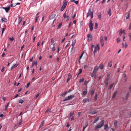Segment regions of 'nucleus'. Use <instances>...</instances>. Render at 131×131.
I'll return each mask as SVG.
<instances>
[{
  "mask_svg": "<svg viewBox=\"0 0 131 131\" xmlns=\"http://www.w3.org/2000/svg\"><path fill=\"white\" fill-rule=\"evenodd\" d=\"M44 122L45 121H42L41 124L39 126L40 128H41L43 126Z\"/></svg>",
  "mask_w": 131,
  "mask_h": 131,
  "instance_id": "393cba45",
  "label": "nucleus"
},
{
  "mask_svg": "<svg viewBox=\"0 0 131 131\" xmlns=\"http://www.w3.org/2000/svg\"><path fill=\"white\" fill-rule=\"evenodd\" d=\"M51 112L50 109H47L46 111V112Z\"/></svg>",
  "mask_w": 131,
  "mask_h": 131,
  "instance_id": "6e6d98bb",
  "label": "nucleus"
},
{
  "mask_svg": "<svg viewBox=\"0 0 131 131\" xmlns=\"http://www.w3.org/2000/svg\"><path fill=\"white\" fill-rule=\"evenodd\" d=\"M88 39L89 41H91L92 39V37L91 34L90 33L88 35Z\"/></svg>",
  "mask_w": 131,
  "mask_h": 131,
  "instance_id": "6e6552de",
  "label": "nucleus"
},
{
  "mask_svg": "<svg viewBox=\"0 0 131 131\" xmlns=\"http://www.w3.org/2000/svg\"><path fill=\"white\" fill-rule=\"evenodd\" d=\"M114 85L113 83H112L109 86V88H108V89H111V88H112V87Z\"/></svg>",
  "mask_w": 131,
  "mask_h": 131,
  "instance_id": "72a5a7b5",
  "label": "nucleus"
},
{
  "mask_svg": "<svg viewBox=\"0 0 131 131\" xmlns=\"http://www.w3.org/2000/svg\"><path fill=\"white\" fill-rule=\"evenodd\" d=\"M108 66L110 67H111L112 66V61H111L108 64Z\"/></svg>",
  "mask_w": 131,
  "mask_h": 131,
  "instance_id": "7c9ffc66",
  "label": "nucleus"
},
{
  "mask_svg": "<svg viewBox=\"0 0 131 131\" xmlns=\"http://www.w3.org/2000/svg\"><path fill=\"white\" fill-rule=\"evenodd\" d=\"M97 99V95L96 94L95 96V100H96Z\"/></svg>",
  "mask_w": 131,
  "mask_h": 131,
  "instance_id": "0e129e2a",
  "label": "nucleus"
},
{
  "mask_svg": "<svg viewBox=\"0 0 131 131\" xmlns=\"http://www.w3.org/2000/svg\"><path fill=\"white\" fill-rule=\"evenodd\" d=\"M91 48H90V49L91 50V53H92L93 51V48H94V45H92V44H91Z\"/></svg>",
  "mask_w": 131,
  "mask_h": 131,
  "instance_id": "412c9836",
  "label": "nucleus"
},
{
  "mask_svg": "<svg viewBox=\"0 0 131 131\" xmlns=\"http://www.w3.org/2000/svg\"><path fill=\"white\" fill-rule=\"evenodd\" d=\"M14 4H11L10 5V6L12 7L15 6L16 5H14Z\"/></svg>",
  "mask_w": 131,
  "mask_h": 131,
  "instance_id": "4d7b16f0",
  "label": "nucleus"
},
{
  "mask_svg": "<svg viewBox=\"0 0 131 131\" xmlns=\"http://www.w3.org/2000/svg\"><path fill=\"white\" fill-rule=\"evenodd\" d=\"M94 54H95V53L96 51H97V49L98 50H100V47L99 46H98L97 47H96V46L95 45L94 46Z\"/></svg>",
  "mask_w": 131,
  "mask_h": 131,
  "instance_id": "1a4fd4ad",
  "label": "nucleus"
},
{
  "mask_svg": "<svg viewBox=\"0 0 131 131\" xmlns=\"http://www.w3.org/2000/svg\"><path fill=\"white\" fill-rule=\"evenodd\" d=\"M67 17V19H66V21H67L69 19V16H67L66 17Z\"/></svg>",
  "mask_w": 131,
  "mask_h": 131,
  "instance_id": "bf43d9fd",
  "label": "nucleus"
},
{
  "mask_svg": "<svg viewBox=\"0 0 131 131\" xmlns=\"http://www.w3.org/2000/svg\"><path fill=\"white\" fill-rule=\"evenodd\" d=\"M84 78H83L81 79H80L79 81V82L80 83H81V82H84Z\"/></svg>",
  "mask_w": 131,
  "mask_h": 131,
  "instance_id": "4c0bfd02",
  "label": "nucleus"
},
{
  "mask_svg": "<svg viewBox=\"0 0 131 131\" xmlns=\"http://www.w3.org/2000/svg\"><path fill=\"white\" fill-rule=\"evenodd\" d=\"M2 8L4 9L6 13H8L10 9V7L9 6H7L6 7H3Z\"/></svg>",
  "mask_w": 131,
  "mask_h": 131,
  "instance_id": "423d86ee",
  "label": "nucleus"
},
{
  "mask_svg": "<svg viewBox=\"0 0 131 131\" xmlns=\"http://www.w3.org/2000/svg\"><path fill=\"white\" fill-rule=\"evenodd\" d=\"M104 122L105 121L104 120H102L98 124L95 126V127L94 130H96L98 129L101 128L104 125Z\"/></svg>",
  "mask_w": 131,
  "mask_h": 131,
  "instance_id": "f257e3e1",
  "label": "nucleus"
},
{
  "mask_svg": "<svg viewBox=\"0 0 131 131\" xmlns=\"http://www.w3.org/2000/svg\"><path fill=\"white\" fill-rule=\"evenodd\" d=\"M89 26L90 30L91 31H92L93 28V24L92 23V21L91 20L90 21Z\"/></svg>",
  "mask_w": 131,
  "mask_h": 131,
  "instance_id": "7ed1b4c3",
  "label": "nucleus"
},
{
  "mask_svg": "<svg viewBox=\"0 0 131 131\" xmlns=\"http://www.w3.org/2000/svg\"><path fill=\"white\" fill-rule=\"evenodd\" d=\"M104 129L108 131L109 129V127H108V124H106L104 125Z\"/></svg>",
  "mask_w": 131,
  "mask_h": 131,
  "instance_id": "9b49d317",
  "label": "nucleus"
},
{
  "mask_svg": "<svg viewBox=\"0 0 131 131\" xmlns=\"http://www.w3.org/2000/svg\"><path fill=\"white\" fill-rule=\"evenodd\" d=\"M83 102L84 103H86V102H88L89 101V100L88 98H86L84 99L83 100Z\"/></svg>",
  "mask_w": 131,
  "mask_h": 131,
  "instance_id": "6ab92c4d",
  "label": "nucleus"
},
{
  "mask_svg": "<svg viewBox=\"0 0 131 131\" xmlns=\"http://www.w3.org/2000/svg\"><path fill=\"white\" fill-rule=\"evenodd\" d=\"M123 33V30L122 29H121L119 32V34L120 36H121Z\"/></svg>",
  "mask_w": 131,
  "mask_h": 131,
  "instance_id": "2f4dec72",
  "label": "nucleus"
},
{
  "mask_svg": "<svg viewBox=\"0 0 131 131\" xmlns=\"http://www.w3.org/2000/svg\"><path fill=\"white\" fill-rule=\"evenodd\" d=\"M22 17H20L18 18V24H19L20 22H21L22 20Z\"/></svg>",
  "mask_w": 131,
  "mask_h": 131,
  "instance_id": "4be33fe9",
  "label": "nucleus"
},
{
  "mask_svg": "<svg viewBox=\"0 0 131 131\" xmlns=\"http://www.w3.org/2000/svg\"><path fill=\"white\" fill-rule=\"evenodd\" d=\"M66 11L65 13L63 14V17H64V18H65L66 17V16L67 15H66Z\"/></svg>",
  "mask_w": 131,
  "mask_h": 131,
  "instance_id": "de8ad7c7",
  "label": "nucleus"
},
{
  "mask_svg": "<svg viewBox=\"0 0 131 131\" xmlns=\"http://www.w3.org/2000/svg\"><path fill=\"white\" fill-rule=\"evenodd\" d=\"M54 44H55L54 43L53 45V47L52 48V50L53 51H54L56 50L54 46Z\"/></svg>",
  "mask_w": 131,
  "mask_h": 131,
  "instance_id": "79ce46f5",
  "label": "nucleus"
},
{
  "mask_svg": "<svg viewBox=\"0 0 131 131\" xmlns=\"http://www.w3.org/2000/svg\"><path fill=\"white\" fill-rule=\"evenodd\" d=\"M39 93L37 94L36 95V96L35 97V99H37L38 97L39 96Z\"/></svg>",
  "mask_w": 131,
  "mask_h": 131,
  "instance_id": "e2e57ef3",
  "label": "nucleus"
},
{
  "mask_svg": "<svg viewBox=\"0 0 131 131\" xmlns=\"http://www.w3.org/2000/svg\"><path fill=\"white\" fill-rule=\"evenodd\" d=\"M5 28H2V34H3L4 32V30H5Z\"/></svg>",
  "mask_w": 131,
  "mask_h": 131,
  "instance_id": "052dcab7",
  "label": "nucleus"
},
{
  "mask_svg": "<svg viewBox=\"0 0 131 131\" xmlns=\"http://www.w3.org/2000/svg\"><path fill=\"white\" fill-rule=\"evenodd\" d=\"M76 42V40L75 39L72 42V46H74L75 43Z\"/></svg>",
  "mask_w": 131,
  "mask_h": 131,
  "instance_id": "e433bc0d",
  "label": "nucleus"
},
{
  "mask_svg": "<svg viewBox=\"0 0 131 131\" xmlns=\"http://www.w3.org/2000/svg\"><path fill=\"white\" fill-rule=\"evenodd\" d=\"M39 16H37L35 17V23H36V22H37L38 19V18Z\"/></svg>",
  "mask_w": 131,
  "mask_h": 131,
  "instance_id": "a19ab883",
  "label": "nucleus"
},
{
  "mask_svg": "<svg viewBox=\"0 0 131 131\" xmlns=\"http://www.w3.org/2000/svg\"><path fill=\"white\" fill-rule=\"evenodd\" d=\"M117 91H115L114 92V93H113V95L112 97V98H113V99H114V98L115 97V96L117 94Z\"/></svg>",
  "mask_w": 131,
  "mask_h": 131,
  "instance_id": "aec40b11",
  "label": "nucleus"
},
{
  "mask_svg": "<svg viewBox=\"0 0 131 131\" xmlns=\"http://www.w3.org/2000/svg\"><path fill=\"white\" fill-rule=\"evenodd\" d=\"M33 58L32 57V58H30L29 59V61L30 62H31L32 61Z\"/></svg>",
  "mask_w": 131,
  "mask_h": 131,
  "instance_id": "69168bd1",
  "label": "nucleus"
},
{
  "mask_svg": "<svg viewBox=\"0 0 131 131\" xmlns=\"http://www.w3.org/2000/svg\"><path fill=\"white\" fill-rule=\"evenodd\" d=\"M99 66H96L94 68V69L93 72L96 73L99 69Z\"/></svg>",
  "mask_w": 131,
  "mask_h": 131,
  "instance_id": "ddd939ff",
  "label": "nucleus"
},
{
  "mask_svg": "<svg viewBox=\"0 0 131 131\" xmlns=\"http://www.w3.org/2000/svg\"><path fill=\"white\" fill-rule=\"evenodd\" d=\"M126 72H125L123 74V75L124 77V78H125L126 77V74L125 73Z\"/></svg>",
  "mask_w": 131,
  "mask_h": 131,
  "instance_id": "5fc2aeb1",
  "label": "nucleus"
},
{
  "mask_svg": "<svg viewBox=\"0 0 131 131\" xmlns=\"http://www.w3.org/2000/svg\"><path fill=\"white\" fill-rule=\"evenodd\" d=\"M35 64V62H33L31 64V67H32Z\"/></svg>",
  "mask_w": 131,
  "mask_h": 131,
  "instance_id": "680f3d73",
  "label": "nucleus"
},
{
  "mask_svg": "<svg viewBox=\"0 0 131 131\" xmlns=\"http://www.w3.org/2000/svg\"><path fill=\"white\" fill-rule=\"evenodd\" d=\"M74 95H70L69 96L65 98V99L63 100V101H64L71 100L73 99L74 97Z\"/></svg>",
  "mask_w": 131,
  "mask_h": 131,
  "instance_id": "f03ea898",
  "label": "nucleus"
},
{
  "mask_svg": "<svg viewBox=\"0 0 131 131\" xmlns=\"http://www.w3.org/2000/svg\"><path fill=\"white\" fill-rule=\"evenodd\" d=\"M88 124L87 122H85V124L84 125V127H85V128H86V127H87L88 126Z\"/></svg>",
  "mask_w": 131,
  "mask_h": 131,
  "instance_id": "58836bf2",
  "label": "nucleus"
},
{
  "mask_svg": "<svg viewBox=\"0 0 131 131\" xmlns=\"http://www.w3.org/2000/svg\"><path fill=\"white\" fill-rule=\"evenodd\" d=\"M125 16L126 19H128L129 17V13L128 12L126 13Z\"/></svg>",
  "mask_w": 131,
  "mask_h": 131,
  "instance_id": "dca6fc26",
  "label": "nucleus"
},
{
  "mask_svg": "<svg viewBox=\"0 0 131 131\" xmlns=\"http://www.w3.org/2000/svg\"><path fill=\"white\" fill-rule=\"evenodd\" d=\"M74 119V117H72L71 118V121H72V120H73Z\"/></svg>",
  "mask_w": 131,
  "mask_h": 131,
  "instance_id": "774afa93",
  "label": "nucleus"
},
{
  "mask_svg": "<svg viewBox=\"0 0 131 131\" xmlns=\"http://www.w3.org/2000/svg\"><path fill=\"white\" fill-rule=\"evenodd\" d=\"M85 91H84L83 92V94L84 95H85L87 93V89H85Z\"/></svg>",
  "mask_w": 131,
  "mask_h": 131,
  "instance_id": "a878e982",
  "label": "nucleus"
},
{
  "mask_svg": "<svg viewBox=\"0 0 131 131\" xmlns=\"http://www.w3.org/2000/svg\"><path fill=\"white\" fill-rule=\"evenodd\" d=\"M67 92H65V93H63V94H62V95H61V96H63V97L65 95H66L67 93Z\"/></svg>",
  "mask_w": 131,
  "mask_h": 131,
  "instance_id": "c03bdc74",
  "label": "nucleus"
},
{
  "mask_svg": "<svg viewBox=\"0 0 131 131\" xmlns=\"http://www.w3.org/2000/svg\"><path fill=\"white\" fill-rule=\"evenodd\" d=\"M129 90L130 92L131 91V84L129 85Z\"/></svg>",
  "mask_w": 131,
  "mask_h": 131,
  "instance_id": "603ef678",
  "label": "nucleus"
},
{
  "mask_svg": "<svg viewBox=\"0 0 131 131\" xmlns=\"http://www.w3.org/2000/svg\"><path fill=\"white\" fill-rule=\"evenodd\" d=\"M129 30L131 29V23L129 24Z\"/></svg>",
  "mask_w": 131,
  "mask_h": 131,
  "instance_id": "338daca9",
  "label": "nucleus"
},
{
  "mask_svg": "<svg viewBox=\"0 0 131 131\" xmlns=\"http://www.w3.org/2000/svg\"><path fill=\"white\" fill-rule=\"evenodd\" d=\"M30 84V82H29L27 84V86H26V88H28Z\"/></svg>",
  "mask_w": 131,
  "mask_h": 131,
  "instance_id": "864d4df0",
  "label": "nucleus"
},
{
  "mask_svg": "<svg viewBox=\"0 0 131 131\" xmlns=\"http://www.w3.org/2000/svg\"><path fill=\"white\" fill-rule=\"evenodd\" d=\"M71 2H74L76 4H77L78 3V1H75V0H71Z\"/></svg>",
  "mask_w": 131,
  "mask_h": 131,
  "instance_id": "bb28decb",
  "label": "nucleus"
},
{
  "mask_svg": "<svg viewBox=\"0 0 131 131\" xmlns=\"http://www.w3.org/2000/svg\"><path fill=\"white\" fill-rule=\"evenodd\" d=\"M98 26V24L97 23H95V24L94 29H96L97 28Z\"/></svg>",
  "mask_w": 131,
  "mask_h": 131,
  "instance_id": "473e14b6",
  "label": "nucleus"
},
{
  "mask_svg": "<svg viewBox=\"0 0 131 131\" xmlns=\"http://www.w3.org/2000/svg\"><path fill=\"white\" fill-rule=\"evenodd\" d=\"M98 16L99 19H101V15L100 13H98Z\"/></svg>",
  "mask_w": 131,
  "mask_h": 131,
  "instance_id": "c756f323",
  "label": "nucleus"
},
{
  "mask_svg": "<svg viewBox=\"0 0 131 131\" xmlns=\"http://www.w3.org/2000/svg\"><path fill=\"white\" fill-rule=\"evenodd\" d=\"M62 25V23H60L59 25H58V27H57V29H58L60 28L61 27V26Z\"/></svg>",
  "mask_w": 131,
  "mask_h": 131,
  "instance_id": "f704fd0d",
  "label": "nucleus"
},
{
  "mask_svg": "<svg viewBox=\"0 0 131 131\" xmlns=\"http://www.w3.org/2000/svg\"><path fill=\"white\" fill-rule=\"evenodd\" d=\"M94 90H92L91 91V96H92L94 94Z\"/></svg>",
  "mask_w": 131,
  "mask_h": 131,
  "instance_id": "3c124183",
  "label": "nucleus"
},
{
  "mask_svg": "<svg viewBox=\"0 0 131 131\" xmlns=\"http://www.w3.org/2000/svg\"><path fill=\"white\" fill-rule=\"evenodd\" d=\"M99 119V117H97L95 119L94 121V123H95Z\"/></svg>",
  "mask_w": 131,
  "mask_h": 131,
  "instance_id": "b1692460",
  "label": "nucleus"
},
{
  "mask_svg": "<svg viewBox=\"0 0 131 131\" xmlns=\"http://www.w3.org/2000/svg\"><path fill=\"white\" fill-rule=\"evenodd\" d=\"M9 103L7 104L6 106V107H5V110H4L5 111H6V109H7V108H8V106L9 105Z\"/></svg>",
  "mask_w": 131,
  "mask_h": 131,
  "instance_id": "ea45409f",
  "label": "nucleus"
},
{
  "mask_svg": "<svg viewBox=\"0 0 131 131\" xmlns=\"http://www.w3.org/2000/svg\"><path fill=\"white\" fill-rule=\"evenodd\" d=\"M96 73L95 72H93L91 74V76L92 77H93L95 79H96Z\"/></svg>",
  "mask_w": 131,
  "mask_h": 131,
  "instance_id": "9d476101",
  "label": "nucleus"
},
{
  "mask_svg": "<svg viewBox=\"0 0 131 131\" xmlns=\"http://www.w3.org/2000/svg\"><path fill=\"white\" fill-rule=\"evenodd\" d=\"M108 79H106L105 81V84H108Z\"/></svg>",
  "mask_w": 131,
  "mask_h": 131,
  "instance_id": "a18cd8bd",
  "label": "nucleus"
},
{
  "mask_svg": "<svg viewBox=\"0 0 131 131\" xmlns=\"http://www.w3.org/2000/svg\"><path fill=\"white\" fill-rule=\"evenodd\" d=\"M72 76L70 73H69L68 75V78L67 80V82L68 83V81H69L70 80Z\"/></svg>",
  "mask_w": 131,
  "mask_h": 131,
  "instance_id": "2eb2a0df",
  "label": "nucleus"
},
{
  "mask_svg": "<svg viewBox=\"0 0 131 131\" xmlns=\"http://www.w3.org/2000/svg\"><path fill=\"white\" fill-rule=\"evenodd\" d=\"M9 39L10 41H13L14 40V38L13 37L11 38L10 37H9Z\"/></svg>",
  "mask_w": 131,
  "mask_h": 131,
  "instance_id": "09e8293b",
  "label": "nucleus"
},
{
  "mask_svg": "<svg viewBox=\"0 0 131 131\" xmlns=\"http://www.w3.org/2000/svg\"><path fill=\"white\" fill-rule=\"evenodd\" d=\"M24 102V101L22 99H20L19 101V102L22 103Z\"/></svg>",
  "mask_w": 131,
  "mask_h": 131,
  "instance_id": "49530a36",
  "label": "nucleus"
},
{
  "mask_svg": "<svg viewBox=\"0 0 131 131\" xmlns=\"http://www.w3.org/2000/svg\"><path fill=\"white\" fill-rule=\"evenodd\" d=\"M100 41L101 45L102 46V47H103L104 45L103 37V36H101V37H100Z\"/></svg>",
  "mask_w": 131,
  "mask_h": 131,
  "instance_id": "0eeeda50",
  "label": "nucleus"
},
{
  "mask_svg": "<svg viewBox=\"0 0 131 131\" xmlns=\"http://www.w3.org/2000/svg\"><path fill=\"white\" fill-rule=\"evenodd\" d=\"M120 40H121L119 38H118L117 39V43H118L120 41Z\"/></svg>",
  "mask_w": 131,
  "mask_h": 131,
  "instance_id": "8fccbe9b",
  "label": "nucleus"
},
{
  "mask_svg": "<svg viewBox=\"0 0 131 131\" xmlns=\"http://www.w3.org/2000/svg\"><path fill=\"white\" fill-rule=\"evenodd\" d=\"M67 3V2H66L64 3L60 9V11H63L64 9L65 8L66 6Z\"/></svg>",
  "mask_w": 131,
  "mask_h": 131,
  "instance_id": "20e7f679",
  "label": "nucleus"
},
{
  "mask_svg": "<svg viewBox=\"0 0 131 131\" xmlns=\"http://www.w3.org/2000/svg\"><path fill=\"white\" fill-rule=\"evenodd\" d=\"M74 114V112H71L70 113V117H71V116H72Z\"/></svg>",
  "mask_w": 131,
  "mask_h": 131,
  "instance_id": "c9c22d12",
  "label": "nucleus"
},
{
  "mask_svg": "<svg viewBox=\"0 0 131 131\" xmlns=\"http://www.w3.org/2000/svg\"><path fill=\"white\" fill-rule=\"evenodd\" d=\"M83 53H82V54L79 57V60H80V59H81V58L82 57V56H83Z\"/></svg>",
  "mask_w": 131,
  "mask_h": 131,
  "instance_id": "13d9d810",
  "label": "nucleus"
},
{
  "mask_svg": "<svg viewBox=\"0 0 131 131\" xmlns=\"http://www.w3.org/2000/svg\"><path fill=\"white\" fill-rule=\"evenodd\" d=\"M117 121L116 120H115L114 122V124L115 128H116L117 127Z\"/></svg>",
  "mask_w": 131,
  "mask_h": 131,
  "instance_id": "4468645a",
  "label": "nucleus"
},
{
  "mask_svg": "<svg viewBox=\"0 0 131 131\" xmlns=\"http://www.w3.org/2000/svg\"><path fill=\"white\" fill-rule=\"evenodd\" d=\"M2 22L6 23L7 21V19L5 18H4L2 19Z\"/></svg>",
  "mask_w": 131,
  "mask_h": 131,
  "instance_id": "a211bd4d",
  "label": "nucleus"
},
{
  "mask_svg": "<svg viewBox=\"0 0 131 131\" xmlns=\"http://www.w3.org/2000/svg\"><path fill=\"white\" fill-rule=\"evenodd\" d=\"M79 74H81L82 72V70L81 69H79Z\"/></svg>",
  "mask_w": 131,
  "mask_h": 131,
  "instance_id": "37998d69",
  "label": "nucleus"
},
{
  "mask_svg": "<svg viewBox=\"0 0 131 131\" xmlns=\"http://www.w3.org/2000/svg\"><path fill=\"white\" fill-rule=\"evenodd\" d=\"M21 119H20L19 120V121L18 124V125H21L22 124V116H21Z\"/></svg>",
  "mask_w": 131,
  "mask_h": 131,
  "instance_id": "5701e85b",
  "label": "nucleus"
},
{
  "mask_svg": "<svg viewBox=\"0 0 131 131\" xmlns=\"http://www.w3.org/2000/svg\"><path fill=\"white\" fill-rule=\"evenodd\" d=\"M111 9H110L107 12L108 14L109 15V16H110L111 15Z\"/></svg>",
  "mask_w": 131,
  "mask_h": 131,
  "instance_id": "c85d7f7f",
  "label": "nucleus"
},
{
  "mask_svg": "<svg viewBox=\"0 0 131 131\" xmlns=\"http://www.w3.org/2000/svg\"><path fill=\"white\" fill-rule=\"evenodd\" d=\"M98 111L96 110H94L91 111L90 113V114L91 115H93L96 113Z\"/></svg>",
  "mask_w": 131,
  "mask_h": 131,
  "instance_id": "f8f14e48",
  "label": "nucleus"
},
{
  "mask_svg": "<svg viewBox=\"0 0 131 131\" xmlns=\"http://www.w3.org/2000/svg\"><path fill=\"white\" fill-rule=\"evenodd\" d=\"M93 13V12L92 11V12L91 11V8H90L89 9V10L88 12L87 13L86 17H88L89 16H90L91 15H92Z\"/></svg>",
  "mask_w": 131,
  "mask_h": 131,
  "instance_id": "39448f33",
  "label": "nucleus"
},
{
  "mask_svg": "<svg viewBox=\"0 0 131 131\" xmlns=\"http://www.w3.org/2000/svg\"><path fill=\"white\" fill-rule=\"evenodd\" d=\"M99 67L100 69L101 70L104 67L103 64L102 63L100 65Z\"/></svg>",
  "mask_w": 131,
  "mask_h": 131,
  "instance_id": "f3484780",
  "label": "nucleus"
},
{
  "mask_svg": "<svg viewBox=\"0 0 131 131\" xmlns=\"http://www.w3.org/2000/svg\"><path fill=\"white\" fill-rule=\"evenodd\" d=\"M129 93H130V92H129V91H128L127 92V94L126 95V100H127V99H128V96H129Z\"/></svg>",
  "mask_w": 131,
  "mask_h": 131,
  "instance_id": "cd10ccee",
  "label": "nucleus"
}]
</instances>
